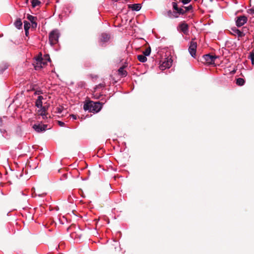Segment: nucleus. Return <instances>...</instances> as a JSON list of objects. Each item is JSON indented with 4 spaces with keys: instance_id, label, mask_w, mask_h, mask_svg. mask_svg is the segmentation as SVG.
Returning a JSON list of instances; mask_svg holds the SVG:
<instances>
[{
    "instance_id": "nucleus-5",
    "label": "nucleus",
    "mask_w": 254,
    "mask_h": 254,
    "mask_svg": "<svg viewBox=\"0 0 254 254\" xmlns=\"http://www.w3.org/2000/svg\"><path fill=\"white\" fill-rule=\"evenodd\" d=\"M197 47V43L194 41H191L189 48V51L190 55L193 57L195 58L196 54V49Z\"/></svg>"
},
{
    "instance_id": "nucleus-22",
    "label": "nucleus",
    "mask_w": 254,
    "mask_h": 254,
    "mask_svg": "<svg viewBox=\"0 0 254 254\" xmlns=\"http://www.w3.org/2000/svg\"><path fill=\"white\" fill-rule=\"evenodd\" d=\"M31 2L32 5L33 7H36L37 6L39 5L41 3L39 0H32Z\"/></svg>"
},
{
    "instance_id": "nucleus-34",
    "label": "nucleus",
    "mask_w": 254,
    "mask_h": 254,
    "mask_svg": "<svg viewBox=\"0 0 254 254\" xmlns=\"http://www.w3.org/2000/svg\"><path fill=\"white\" fill-rule=\"evenodd\" d=\"M45 194H46L45 193H43L42 194H38V195L39 196H42L44 195ZM35 195H37V194L35 193Z\"/></svg>"
},
{
    "instance_id": "nucleus-28",
    "label": "nucleus",
    "mask_w": 254,
    "mask_h": 254,
    "mask_svg": "<svg viewBox=\"0 0 254 254\" xmlns=\"http://www.w3.org/2000/svg\"><path fill=\"white\" fill-rule=\"evenodd\" d=\"M190 1V0H182V2L184 4H188V3H189Z\"/></svg>"
},
{
    "instance_id": "nucleus-2",
    "label": "nucleus",
    "mask_w": 254,
    "mask_h": 254,
    "mask_svg": "<svg viewBox=\"0 0 254 254\" xmlns=\"http://www.w3.org/2000/svg\"><path fill=\"white\" fill-rule=\"evenodd\" d=\"M46 64L47 62L44 61L41 53L35 58V61L33 63V65L36 70L41 69Z\"/></svg>"
},
{
    "instance_id": "nucleus-13",
    "label": "nucleus",
    "mask_w": 254,
    "mask_h": 254,
    "mask_svg": "<svg viewBox=\"0 0 254 254\" xmlns=\"http://www.w3.org/2000/svg\"><path fill=\"white\" fill-rule=\"evenodd\" d=\"M39 109H40L38 111L39 115L41 116L43 119L47 118V115H46V111H47L46 107L43 106L42 108H39Z\"/></svg>"
},
{
    "instance_id": "nucleus-9",
    "label": "nucleus",
    "mask_w": 254,
    "mask_h": 254,
    "mask_svg": "<svg viewBox=\"0 0 254 254\" xmlns=\"http://www.w3.org/2000/svg\"><path fill=\"white\" fill-rule=\"evenodd\" d=\"M47 127V125H46L35 124L33 126V128L38 132L46 130Z\"/></svg>"
},
{
    "instance_id": "nucleus-32",
    "label": "nucleus",
    "mask_w": 254,
    "mask_h": 254,
    "mask_svg": "<svg viewBox=\"0 0 254 254\" xmlns=\"http://www.w3.org/2000/svg\"><path fill=\"white\" fill-rule=\"evenodd\" d=\"M70 116L73 120H76L77 119L76 116L74 115H70Z\"/></svg>"
},
{
    "instance_id": "nucleus-36",
    "label": "nucleus",
    "mask_w": 254,
    "mask_h": 254,
    "mask_svg": "<svg viewBox=\"0 0 254 254\" xmlns=\"http://www.w3.org/2000/svg\"><path fill=\"white\" fill-rule=\"evenodd\" d=\"M47 56L48 57V60L50 61V58H49V56Z\"/></svg>"
},
{
    "instance_id": "nucleus-21",
    "label": "nucleus",
    "mask_w": 254,
    "mask_h": 254,
    "mask_svg": "<svg viewBox=\"0 0 254 254\" xmlns=\"http://www.w3.org/2000/svg\"><path fill=\"white\" fill-rule=\"evenodd\" d=\"M245 82V80L243 78H238V79H237L236 84L238 85L243 86Z\"/></svg>"
},
{
    "instance_id": "nucleus-29",
    "label": "nucleus",
    "mask_w": 254,
    "mask_h": 254,
    "mask_svg": "<svg viewBox=\"0 0 254 254\" xmlns=\"http://www.w3.org/2000/svg\"><path fill=\"white\" fill-rule=\"evenodd\" d=\"M58 124L61 127H64L65 124L62 121H58Z\"/></svg>"
},
{
    "instance_id": "nucleus-1",
    "label": "nucleus",
    "mask_w": 254,
    "mask_h": 254,
    "mask_svg": "<svg viewBox=\"0 0 254 254\" xmlns=\"http://www.w3.org/2000/svg\"><path fill=\"white\" fill-rule=\"evenodd\" d=\"M102 108V104L99 102L90 101L84 105V109L90 112L98 113Z\"/></svg>"
},
{
    "instance_id": "nucleus-14",
    "label": "nucleus",
    "mask_w": 254,
    "mask_h": 254,
    "mask_svg": "<svg viewBox=\"0 0 254 254\" xmlns=\"http://www.w3.org/2000/svg\"><path fill=\"white\" fill-rule=\"evenodd\" d=\"M44 99L42 96L39 95L35 102V106L38 108H42L43 106L42 100Z\"/></svg>"
},
{
    "instance_id": "nucleus-6",
    "label": "nucleus",
    "mask_w": 254,
    "mask_h": 254,
    "mask_svg": "<svg viewBox=\"0 0 254 254\" xmlns=\"http://www.w3.org/2000/svg\"><path fill=\"white\" fill-rule=\"evenodd\" d=\"M248 20V18L246 16L242 15L237 17L236 20V24L238 27H241L244 25Z\"/></svg>"
},
{
    "instance_id": "nucleus-25",
    "label": "nucleus",
    "mask_w": 254,
    "mask_h": 254,
    "mask_svg": "<svg viewBox=\"0 0 254 254\" xmlns=\"http://www.w3.org/2000/svg\"><path fill=\"white\" fill-rule=\"evenodd\" d=\"M151 52V49L150 48H148L145 50L144 52H143L144 55L146 56H148Z\"/></svg>"
},
{
    "instance_id": "nucleus-19",
    "label": "nucleus",
    "mask_w": 254,
    "mask_h": 254,
    "mask_svg": "<svg viewBox=\"0 0 254 254\" xmlns=\"http://www.w3.org/2000/svg\"><path fill=\"white\" fill-rule=\"evenodd\" d=\"M27 18L29 21H30L31 23H32L37 20V17L34 16L29 14L27 15Z\"/></svg>"
},
{
    "instance_id": "nucleus-15",
    "label": "nucleus",
    "mask_w": 254,
    "mask_h": 254,
    "mask_svg": "<svg viewBox=\"0 0 254 254\" xmlns=\"http://www.w3.org/2000/svg\"><path fill=\"white\" fill-rule=\"evenodd\" d=\"M110 36L106 33H102L101 35L100 40L102 42H107L110 39Z\"/></svg>"
},
{
    "instance_id": "nucleus-8",
    "label": "nucleus",
    "mask_w": 254,
    "mask_h": 254,
    "mask_svg": "<svg viewBox=\"0 0 254 254\" xmlns=\"http://www.w3.org/2000/svg\"><path fill=\"white\" fill-rule=\"evenodd\" d=\"M172 6L173 9L177 11L178 17H179L180 15H183L186 13L184 6L182 8L179 7L177 3L176 2H172Z\"/></svg>"
},
{
    "instance_id": "nucleus-18",
    "label": "nucleus",
    "mask_w": 254,
    "mask_h": 254,
    "mask_svg": "<svg viewBox=\"0 0 254 254\" xmlns=\"http://www.w3.org/2000/svg\"><path fill=\"white\" fill-rule=\"evenodd\" d=\"M130 7L132 10L137 11L141 9V5L140 3H135L131 5Z\"/></svg>"
},
{
    "instance_id": "nucleus-7",
    "label": "nucleus",
    "mask_w": 254,
    "mask_h": 254,
    "mask_svg": "<svg viewBox=\"0 0 254 254\" xmlns=\"http://www.w3.org/2000/svg\"><path fill=\"white\" fill-rule=\"evenodd\" d=\"M172 64L171 59H166L162 64L160 65L159 67L161 70H164L166 68H169L171 67Z\"/></svg>"
},
{
    "instance_id": "nucleus-16",
    "label": "nucleus",
    "mask_w": 254,
    "mask_h": 254,
    "mask_svg": "<svg viewBox=\"0 0 254 254\" xmlns=\"http://www.w3.org/2000/svg\"><path fill=\"white\" fill-rule=\"evenodd\" d=\"M14 25L15 27L18 29H21L22 28V22L20 18H18L15 21Z\"/></svg>"
},
{
    "instance_id": "nucleus-17",
    "label": "nucleus",
    "mask_w": 254,
    "mask_h": 254,
    "mask_svg": "<svg viewBox=\"0 0 254 254\" xmlns=\"http://www.w3.org/2000/svg\"><path fill=\"white\" fill-rule=\"evenodd\" d=\"M118 73L122 76H126L127 75V72L125 70V66H123L118 69Z\"/></svg>"
},
{
    "instance_id": "nucleus-37",
    "label": "nucleus",
    "mask_w": 254,
    "mask_h": 254,
    "mask_svg": "<svg viewBox=\"0 0 254 254\" xmlns=\"http://www.w3.org/2000/svg\"><path fill=\"white\" fill-rule=\"evenodd\" d=\"M21 194H22V195H25V194L23 193V192H21Z\"/></svg>"
},
{
    "instance_id": "nucleus-31",
    "label": "nucleus",
    "mask_w": 254,
    "mask_h": 254,
    "mask_svg": "<svg viewBox=\"0 0 254 254\" xmlns=\"http://www.w3.org/2000/svg\"><path fill=\"white\" fill-rule=\"evenodd\" d=\"M42 92L41 90H37L34 93V94H36V95H39L40 94H42Z\"/></svg>"
},
{
    "instance_id": "nucleus-4",
    "label": "nucleus",
    "mask_w": 254,
    "mask_h": 254,
    "mask_svg": "<svg viewBox=\"0 0 254 254\" xmlns=\"http://www.w3.org/2000/svg\"><path fill=\"white\" fill-rule=\"evenodd\" d=\"M217 57L215 56H212L210 54H207L203 56L202 60L203 62L207 64H214L215 60Z\"/></svg>"
},
{
    "instance_id": "nucleus-35",
    "label": "nucleus",
    "mask_w": 254,
    "mask_h": 254,
    "mask_svg": "<svg viewBox=\"0 0 254 254\" xmlns=\"http://www.w3.org/2000/svg\"><path fill=\"white\" fill-rule=\"evenodd\" d=\"M2 121L1 119V118H0V126H1V124H2Z\"/></svg>"
},
{
    "instance_id": "nucleus-20",
    "label": "nucleus",
    "mask_w": 254,
    "mask_h": 254,
    "mask_svg": "<svg viewBox=\"0 0 254 254\" xmlns=\"http://www.w3.org/2000/svg\"><path fill=\"white\" fill-rule=\"evenodd\" d=\"M137 59L141 63H144L147 61L146 56L139 55L137 56Z\"/></svg>"
},
{
    "instance_id": "nucleus-26",
    "label": "nucleus",
    "mask_w": 254,
    "mask_h": 254,
    "mask_svg": "<svg viewBox=\"0 0 254 254\" xmlns=\"http://www.w3.org/2000/svg\"><path fill=\"white\" fill-rule=\"evenodd\" d=\"M184 8L185 9V11L186 12V13L189 11H190V10L192 9V5H190L189 6H184Z\"/></svg>"
},
{
    "instance_id": "nucleus-30",
    "label": "nucleus",
    "mask_w": 254,
    "mask_h": 254,
    "mask_svg": "<svg viewBox=\"0 0 254 254\" xmlns=\"http://www.w3.org/2000/svg\"><path fill=\"white\" fill-rule=\"evenodd\" d=\"M248 12L249 13L254 14V8H251V9H249Z\"/></svg>"
},
{
    "instance_id": "nucleus-10",
    "label": "nucleus",
    "mask_w": 254,
    "mask_h": 254,
    "mask_svg": "<svg viewBox=\"0 0 254 254\" xmlns=\"http://www.w3.org/2000/svg\"><path fill=\"white\" fill-rule=\"evenodd\" d=\"M230 32L234 35H237L238 37H243L245 35L244 32L241 31L235 27L231 29Z\"/></svg>"
},
{
    "instance_id": "nucleus-27",
    "label": "nucleus",
    "mask_w": 254,
    "mask_h": 254,
    "mask_svg": "<svg viewBox=\"0 0 254 254\" xmlns=\"http://www.w3.org/2000/svg\"><path fill=\"white\" fill-rule=\"evenodd\" d=\"M37 23L36 22V21L31 23V27L32 28L35 29L37 27Z\"/></svg>"
},
{
    "instance_id": "nucleus-12",
    "label": "nucleus",
    "mask_w": 254,
    "mask_h": 254,
    "mask_svg": "<svg viewBox=\"0 0 254 254\" xmlns=\"http://www.w3.org/2000/svg\"><path fill=\"white\" fill-rule=\"evenodd\" d=\"M164 15L169 18L173 19L179 17L177 13V11H172L171 10H168Z\"/></svg>"
},
{
    "instance_id": "nucleus-24",
    "label": "nucleus",
    "mask_w": 254,
    "mask_h": 254,
    "mask_svg": "<svg viewBox=\"0 0 254 254\" xmlns=\"http://www.w3.org/2000/svg\"><path fill=\"white\" fill-rule=\"evenodd\" d=\"M249 59L251 60L252 64L254 65V53L252 52L249 56Z\"/></svg>"
},
{
    "instance_id": "nucleus-3",
    "label": "nucleus",
    "mask_w": 254,
    "mask_h": 254,
    "mask_svg": "<svg viewBox=\"0 0 254 254\" xmlns=\"http://www.w3.org/2000/svg\"><path fill=\"white\" fill-rule=\"evenodd\" d=\"M60 37V33L57 29L52 31L49 36V42L52 46H54L57 44L59 41Z\"/></svg>"
},
{
    "instance_id": "nucleus-11",
    "label": "nucleus",
    "mask_w": 254,
    "mask_h": 254,
    "mask_svg": "<svg viewBox=\"0 0 254 254\" xmlns=\"http://www.w3.org/2000/svg\"><path fill=\"white\" fill-rule=\"evenodd\" d=\"M179 27L180 30L184 34L187 35L188 34L189 26L186 23H185V22L181 23L179 25Z\"/></svg>"
},
{
    "instance_id": "nucleus-23",
    "label": "nucleus",
    "mask_w": 254,
    "mask_h": 254,
    "mask_svg": "<svg viewBox=\"0 0 254 254\" xmlns=\"http://www.w3.org/2000/svg\"><path fill=\"white\" fill-rule=\"evenodd\" d=\"M30 28V23L27 21H24V29L26 30H29Z\"/></svg>"
},
{
    "instance_id": "nucleus-33",
    "label": "nucleus",
    "mask_w": 254,
    "mask_h": 254,
    "mask_svg": "<svg viewBox=\"0 0 254 254\" xmlns=\"http://www.w3.org/2000/svg\"><path fill=\"white\" fill-rule=\"evenodd\" d=\"M24 30H25L26 36H28V34H29V31H28L29 30L24 29Z\"/></svg>"
}]
</instances>
